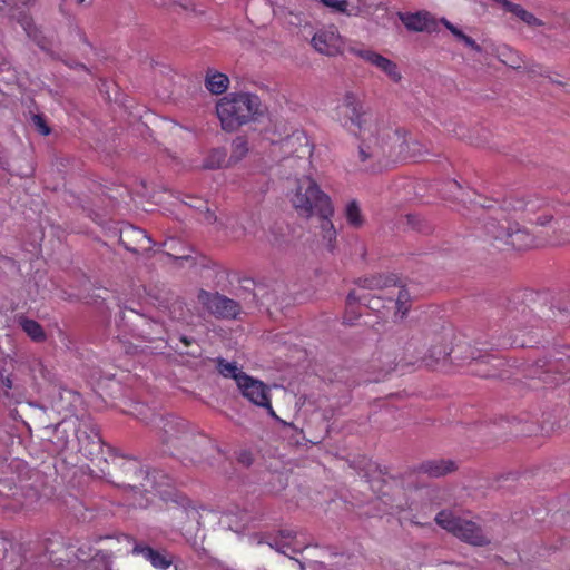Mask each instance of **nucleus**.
<instances>
[{
  "label": "nucleus",
  "mask_w": 570,
  "mask_h": 570,
  "mask_svg": "<svg viewBox=\"0 0 570 570\" xmlns=\"http://www.w3.org/2000/svg\"><path fill=\"white\" fill-rule=\"evenodd\" d=\"M23 505V502H21L20 500H16V503H4L2 502V500H0V507L4 508V509H13V510H17V509H20L22 508Z\"/></svg>",
  "instance_id": "44"
},
{
  "label": "nucleus",
  "mask_w": 570,
  "mask_h": 570,
  "mask_svg": "<svg viewBox=\"0 0 570 570\" xmlns=\"http://www.w3.org/2000/svg\"><path fill=\"white\" fill-rule=\"evenodd\" d=\"M204 220L208 224H214L217 220V216L213 210L207 208L206 212L204 213Z\"/></svg>",
  "instance_id": "42"
},
{
  "label": "nucleus",
  "mask_w": 570,
  "mask_h": 570,
  "mask_svg": "<svg viewBox=\"0 0 570 570\" xmlns=\"http://www.w3.org/2000/svg\"><path fill=\"white\" fill-rule=\"evenodd\" d=\"M83 1H85V0H78V2H80V3H81V2H83Z\"/></svg>",
  "instance_id": "54"
},
{
  "label": "nucleus",
  "mask_w": 570,
  "mask_h": 570,
  "mask_svg": "<svg viewBox=\"0 0 570 570\" xmlns=\"http://www.w3.org/2000/svg\"><path fill=\"white\" fill-rule=\"evenodd\" d=\"M66 556L68 549L59 534L26 542L0 535V570H36L47 563L57 570Z\"/></svg>",
  "instance_id": "4"
},
{
  "label": "nucleus",
  "mask_w": 570,
  "mask_h": 570,
  "mask_svg": "<svg viewBox=\"0 0 570 570\" xmlns=\"http://www.w3.org/2000/svg\"><path fill=\"white\" fill-rule=\"evenodd\" d=\"M285 147H294L296 144L299 145V148H296L294 151L297 153L298 157H304L306 155L312 154V146L308 142L307 136L302 131H295L292 135L287 136L283 141Z\"/></svg>",
  "instance_id": "30"
},
{
  "label": "nucleus",
  "mask_w": 570,
  "mask_h": 570,
  "mask_svg": "<svg viewBox=\"0 0 570 570\" xmlns=\"http://www.w3.org/2000/svg\"><path fill=\"white\" fill-rule=\"evenodd\" d=\"M440 22L460 41H462L466 47L471 48L475 52H481L482 48L474 39L470 36L465 35L462 30L451 23L448 19L442 18Z\"/></svg>",
  "instance_id": "33"
},
{
  "label": "nucleus",
  "mask_w": 570,
  "mask_h": 570,
  "mask_svg": "<svg viewBox=\"0 0 570 570\" xmlns=\"http://www.w3.org/2000/svg\"><path fill=\"white\" fill-rule=\"evenodd\" d=\"M311 42L316 51L328 57L342 55L344 51V40L334 26L318 30Z\"/></svg>",
  "instance_id": "14"
},
{
  "label": "nucleus",
  "mask_w": 570,
  "mask_h": 570,
  "mask_svg": "<svg viewBox=\"0 0 570 570\" xmlns=\"http://www.w3.org/2000/svg\"><path fill=\"white\" fill-rule=\"evenodd\" d=\"M119 242L127 250L135 254L148 253L155 245L146 230L130 224L120 228Z\"/></svg>",
  "instance_id": "15"
},
{
  "label": "nucleus",
  "mask_w": 570,
  "mask_h": 570,
  "mask_svg": "<svg viewBox=\"0 0 570 570\" xmlns=\"http://www.w3.org/2000/svg\"><path fill=\"white\" fill-rule=\"evenodd\" d=\"M71 442L70 441H66L65 444L62 445L61 450L65 451V450H73L75 446L72 444H70Z\"/></svg>",
  "instance_id": "47"
},
{
  "label": "nucleus",
  "mask_w": 570,
  "mask_h": 570,
  "mask_svg": "<svg viewBox=\"0 0 570 570\" xmlns=\"http://www.w3.org/2000/svg\"><path fill=\"white\" fill-rule=\"evenodd\" d=\"M456 469V465L451 460L436 459V460H428L422 462L416 472L420 474H425L429 478H440L443 476Z\"/></svg>",
  "instance_id": "26"
},
{
  "label": "nucleus",
  "mask_w": 570,
  "mask_h": 570,
  "mask_svg": "<svg viewBox=\"0 0 570 570\" xmlns=\"http://www.w3.org/2000/svg\"><path fill=\"white\" fill-rule=\"evenodd\" d=\"M399 19L410 31L416 32H435L438 31V21L428 11H419L415 13H399Z\"/></svg>",
  "instance_id": "19"
},
{
  "label": "nucleus",
  "mask_w": 570,
  "mask_h": 570,
  "mask_svg": "<svg viewBox=\"0 0 570 570\" xmlns=\"http://www.w3.org/2000/svg\"><path fill=\"white\" fill-rule=\"evenodd\" d=\"M198 302L206 308L210 314L219 318H235L239 312V304L219 293H210L200 289L198 293Z\"/></svg>",
  "instance_id": "12"
},
{
  "label": "nucleus",
  "mask_w": 570,
  "mask_h": 570,
  "mask_svg": "<svg viewBox=\"0 0 570 570\" xmlns=\"http://www.w3.org/2000/svg\"><path fill=\"white\" fill-rule=\"evenodd\" d=\"M269 544L272 548H275L284 554H288L291 552L298 553L306 548V546L298 540L297 534L292 530H281L279 535Z\"/></svg>",
  "instance_id": "25"
},
{
  "label": "nucleus",
  "mask_w": 570,
  "mask_h": 570,
  "mask_svg": "<svg viewBox=\"0 0 570 570\" xmlns=\"http://www.w3.org/2000/svg\"><path fill=\"white\" fill-rule=\"evenodd\" d=\"M345 218L353 228H361L364 225L365 219L357 200L354 199L346 204Z\"/></svg>",
  "instance_id": "34"
},
{
  "label": "nucleus",
  "mask_w": 570,
  "mask_h": 570,
  "mask_svg": "<svg viewBox=\"0 0 570 570\" xmlns=\"http://www.w3.org/2000/svg\"><path fill=\"white\" fill-rule=\"evenodd\" d=\"M66 547L68 556L62 557L57 570H112L114 554L110 550L97 549L89 543Z\"/></svg>",
  "instance_id": "8"
},
{
  "label": "nucleus",
  "mask_w": 570,
  "mask_h": 570,
  "mask_svg": "<svg viewBox=\"0 0 570 570\" xmlns=\"http://www.w3.org/2000/svg\"><path fill=\"white\" fill-rule=\"evenodd\" d=\"M558 83H559V86H564V87L568 86L567 83H562V82H558Z\"/></svg>",
  "instance_id": "53"
},
{
  "label": "nucleus",
  "mask_w": 570,
  "mask_h": 570,
  "mask_svg": "<svg viewBox=\"0 0 570 570\" xmlns=\"http://www.w3.org/2000/svg\"><path fill=\"white\" fill-rule=\"evenodd\" d=\"M451 352L441 336L435 337L428 348L419 340L412 338L405 346L404 356L397 362L395 360L389 361L387 368L384 371L387 374L400 366L415 365L419 362L428 367H434L441 361H445Z\"/></svg>",
  "instance_id": "7"
},
{
  "label": "nucleus",
  "mask_w": 570,
  "mask_h": 570,
  "mask_svg": "<svg viewBox=\"0 0 570 570\" xmlns=\"http://www.w3.org/2000/svg\"><path fill=\"white\" fill-rule=\"evenodd\" d=\"M33 124L41 135L48 136L50 134V128L47 125V122L42 116H40V115L33 116Z\"/></svg>",
  "instance_id": "40"
},
{
  "label": "nucleus",
  "mask_w": 570,
  "mask_h": 570,
  "mask_svg": "<svg viewBox=\"0 0 570 570\" xmlns=\"http://www.w3.org/2000/svg\"><path fill=\"white\" fill-rule=\"evenodd\" d=\"M29 367L32 372L36 371V368H38L41 374L45 371V367L39 358H33L32 361H30Z\"/></svg>",
  "instance_id": "43"
},
{
  "label": "nucleus",
  "mask_w": 570,
  "mask_h": 570,
  "mask_svg": "<svg viewBox=\"0 0 570 570\" xmlns=\"http://www.w3.org/2000/svg\"><path fill=\"white\" fill-rule=\"evenodd\" d=\"M245 144L243 141H240L239 144L236 145V148H242V153H245L246 149H245Z\"/></svg>",
  "instance_id": "48"
},
{
  "label": "nucleus",
  "mask_w": 570,
  "mask_h": 570,
  "mask_svg": "<svg viewBox=\"0 0 570 570\" xmlns=\"http://www.w3.org/2000/svg\"><path fill=\"white\" fill-rule=\"evenodd\" d=\"M227 158V150L225 148H215L204 160V168L217 169L225 165Z\"/></svg>",
  "instance_id": "36"
},
{
  "label": "nucleus",
  "mask_w": 570,
  "mask_h": 570,
  "mask_svg": "<svg viewBox=\"0 0 570 570\" xmlns=\"http://www.w3.org/2000/svg\"><path fill=\"white\" fill-rule=\"evenodd\" d=\"M321 2L334 12L345 14L347 12V0H321Z\"/></svg>",
  "instance_id": "37"
},
{
  "label": "nucleus",
  "mask_w": 570,
  "mask_h": 570,
  "mask_svg": "<svg viewBox=\"0 0 570 570\" xmlns=\"http://www.w3.org/2000/svg\"><path fill=\"white\" fill-rule=\"evenodd\" d=\"M367 299L362 302V306L377 314L379 318H384L386 312L392 309L393 297H390L387 289H365Z\"/></svg>",
  "instance_id": "21"
},
{
  "label": "nucleus",
  "mask_w": 570,
  "mask_h": 570,
  "mask_svg": "<svg viewBox=\"0 0 570 570\" xmlns=\"http://www.w3.org/2000/svg\"><path fill=\"white\" fill-rule=\"evenodd\" d=\"M529 72H531V73L542 75V72H541V71H537L535 69H530V70H529Z\"/></svg>",
  "instance_id": "51"
},
{
  "label": "nucleus",
  "mask_w": 570,
  "mask_h": 570,
  "mask_svg": "<svg viewBox=\"0 0 570 570\" xmlns=\"http://www.w3.org/2000/svg\"><path fill=\"white\" fill-rule=\"evenodd\" d=\"M160 422L163 423V434L160 435V439L164 444H173L176 446L183 439L186 438L187 433L185 431V423L183 421L170 416L161 417Z\"/></svg>",
  "instance_id": "24"
},
{
  "label": "nucleus",
  "mask_w": 570,
  "mask_h": 570,
  "mask_svg": "<svg viewBox=\"0 0 570 570\" xmlns=\"http://www.w3.org/2000/svg\"><path fill=\"white\" fill-rule=\"evenodd\" d=\"M387 282L389 279H383L381 276H368L357 279L356 287L346 297L344 323L354 325L361 317V312L357 309L362 306V302L367 299L365 289H383L386 287Z\"/></svg>",
  "instance_id": "11"
},
{
  "label": "nucleus",
  "mask_w": 570,
  "mask_h": 570,
  "mask_svg": "<svg viewBox=\"0 0 570 570\" xmlns=\"http://www.w3.org/2000/svg\"><path fill=\"white\" fill-rule=\"evenodd\" d=\"M180 341L184 343V345H185V346H190V345H191V343L194 342V340H193V338H189V337H187V336H181V337H180Z\"/></svg>",
  "instance_id": "46"
},
{
  "label": "nucleus",
  "mask_w": 570,
  "mask_h": 570,
  "mask_svg": "<svg viewBox=\"0 0 570 570\" xmlns=\"http://www.w3.org/2000/svg\"><path fill=\"white\" fill-rule=\"evenodd\" d=\"M17 494V487H12L10 481H0V497L9 498L10 495L14 497Z\"/></svg>",
  "instance_id": "39"
},
{
  "label": "nucleus",
  "mask_w": 570,
  "mask_h": 570,
  "mask_svg": "<svg viewBox=\"0 0 570 570\" xmlns=\"http://www.w3.org/2000/svg\"><path fill=\"white\" fill-rule=\"evenodd\" d=\"M27 26H29V23H28V22H27L23 27H24V29L27 30L28 36H31V32L28 30Z\"/></svg>",
  "instance_id": "52"
},
{
  "label": "nucleus",
  "mask_w": 570,
  "mask_h": 570,
  "mask_svg": "<svg viewBox=\"0 0 570 570\" xmlns=\"http://www.w3.org/2000/svg\"><path fill=\"white\" fill-rule=\"evenodd\" d=\"M132 554L141 556L145 560L149 561L156 569H168L173 559L166 551L156 550L147 544L136 543L132 548Z\"/></svg>",
  "instance_id": "23"
},
{
  "label": "nucleus",
  "mask_w": 570,
  "mask_h": 570,
  "mask_svg": "<svg viewBox=\"0 0 570 570\" xmlns=\"http://www.w3.org/2000/svg\"><path fill=\"white\" fill-rule=\"evenodd\" d=\"M434 520L443 530L471 546L485 547L491 542L488 534L476 522L458 515L452 510L440 511Z\"/></svg>",
  "instance_id": "9"
},
{
  "label": "nucleus",
  "mask_w": 570,
  "mask_h": 570,
  "mask_svg": "<svg viewBox=\"0 0 570 570\" xmlns=\"http://www.w3.org/2000/svg\"><path fill=\"white\" fill-rule=\"evenodd\" d=\"M90 433L81 428L75 431V436L77 439V451L82 453L85 456L89 458L96 453L101 451L102 442L98 430L95 426H91Z\"/></svg>",
  "instance_id": "22"
},
{
  "label": "nucleus",
  "mask_w": 570,
  "mask_h": 570,
  "mask_svg": "<svg viewBox=\"0 0 570 570\" xmlns=\"http://www.w3.org/2000/svg\"><path fill=\"white\" fill-rule=\"evenodd\" d=\"M549 203L550 213L552 219H556V227L552 234L547 238V243L552 246H562L570 244V215L566 214L562 206H556L553 203Z\"/></svg>",
  "instance_id": "17"
},
{
  "label": "nucleus",
  "mask_w": 570,
  "mask_h": 570,
  "mask_svg": "<svg viewBox=\"0 0 570 570\" xmlns=\"http://www.w3.org/2000/svg\"><path fill=\"white\" fill-rule=\"evenodd\" d=\"M504 10L518 17L520 20L525 22L528 26H540L541 21L531 12L523 9L520 4L513 2H505Z\"/></svg>",
  "instance_id": "35"
},
{
  "label": "nucleus",
  "mask_w": 570,
  "mask_h": 570,
  "mask_svg": "<svg viewBox=\"0 0 570 570\" xmlns=\"http://www.w3.org/2000/svg\"><path fill=\"white\" fill-rule=\"evenodd\" d=\"M569 370L570 356L566 360L558 358L554 361L544 358L528 366L525 370V376L533 381V383H531L533 389L539 387V384H537L535 381L541 382L546 387H551L564 382L566 380H570V375H568Z\"/></svg>",
  "instance_id": "10"
},
{
  "label": "nucleus",
  "mask_w": 570,
  "mask_h": 570,
  "mask_svg": "<svg viewBox=\"0 0 570 570\" xmlns=\"http://www.w3.org/2000/svg\"><path fill=\"white\" fill-rule=\"evenodd\" d=\"M188 256L187 255H177L175 256L176 259H186Z\"/></svg>",
  "instance_id": "49"
},
{
  "label": "nucleus",
  "mask_w": 570,
  "mask_h": 570,
  "mask_svg": "<svg viewBox=\"0 0 570 570\" xmlns=\"http://www.w3.org/2000/svg\"><path fill=\"white\" fill-rule=\"evenodd\" d=\"M348 52L360 57L370 65L376 67L384 72L392 81L399 82L402 76L399 71L397 65L386 57L371 50L357 47H350Z\"/></svg>",
  "instance_id": "16"
},
{
  "label": "nucleus",
  "mask_w": 570,
  "mask_h": 570,
  "mask_svg": "<svg viewBox=\"0 0 570 570\" xmlns=\"http://www.w3.org/2000/svg\"><path fill=\"white\" fill-rule=\"evenodd\" d=\"M215 363L218 373L225 379H233L237 385L239 384L242 377L247 376V374L242 371L236 362H228L223 357H217Z\"/></svg>",
  "instance_id": "29"
},
{
  "label": "nucleus",
  "mask_w": 570,
  "mask_h": 570,
  "mask_svg": "<svg viewBox=\"0 0 570 570\" xmlns=\"http://www.w3.org/2000/svg\"><path fill=\"white\" fill-rule=\"evenodd\" d=\"M216 114L222 129L234 132L244 125L257 121L264 114V107L255 94L232 92L218 100Z\"/></svg>",
  "instance_id": "6"
},
{
  "label": "nucleus",
  "mask_w": 570,
  "mask_h": 570,
  "mask_svg": "<svg viewBox=\"0 0 570 570\" xmlns=\"http://www.w3.org/2000/svg\"><path fill=\"white\" fill-rule=\"evenodd\" d=\"M229 86V78L222 72L208 70L205 78V87L213 95L224 94Z\"/></svg>",
  "instance_id": "28"
},
{
  "label": "nucleus",
  "mask_w": 570,
  "mask_h": 570,
  "mask_svg": "<svg viewBox=\"0 0 570 570\" xmlns=\"http://www.w3.org/2000/svg\"><path fill=\"white\" fill-rule=\"evenodd\" d=\"M335 120L358 139V161L367 171H379L383 163L395 155L402 158L421 159L429 151L425 146L400 128L385 125L360 100L347 91L334 110Z\"/></svg>",
  "instance_id": "1"
},
{
  "label": "nucleus",
  "mask_w": 570,
  "mask_h": 570,
  "mask_svg": "<svg viewBox=\"0 0 570 570\" xmlns=\"http://www.w3.org/2000/svg\"><path fill=\"white\" fill-rule=\"evenodd\" d=\"M237 387L245 399L259 407L266 409L272 416H275L271 402L269 387L265 383L247 375L240 379Z\"/></svg>",
  "instance_id": "13"
},
{
  "label": "nucleus",
  "mask_w": 570,
  "mask_h": 570,
  "mask_svg": "<svg viewBox=\"0 0 570 570\" xmlns=\"http://www.w3.org/2000/svg\"><path fill=\"white\" fill-rule=\"evenodd\" d=\"M484 218V239L499 250H528L549 245L547 239L531 235L520 226V222L546 226L551 222L552 214L548 200L538 196L528 198H505L494 208L487 206Z\"/></svg>",
  "instance_id": "2"
},
{
  "label": "nucleus",
  "mask_w": 570,
  "mask_h": 570,
  "mask_svg": "<svg viewBox=\"0 0 570 570\" xmlns=\"http://www.w3.org/2000/svg\"><path fill=\"white\" fill-rule=\"evenodd\" d=\"M380 4L370 3L367 0H357L355 3H347V17L371 18L379 10Z\"/></svg>",
  "instance_id": "32"
},
{
  "label": "nucleus",
  "mask_w": 570,
  "mask_h": 570,
  "mask_svg": "<svg viewBox=\"0 0 570 570\" xmlns=\"http://www.w3.org/2000/svg\"><path fill=\"white\" fill-rule=\"evenodd\" d=\"M446 187L449 188V190H452L453 188L458 189V190H461V185L456 180L448 181L446 183Z\"/></svg>",
  "instance_id": "45"
},
{
  "label": "nucleus",
  "mask_w": 570,
  "mask_h": 570,
  "mask_svg": "<svg viewBox=\"0 0 570 570\" xmlns=\"http://www.w3.org/2000/svg\"><path fill=\"white\" fill-rule=\"evenodd\" d=\"M414 218H415L414 216L409 215V216H407V222H409L410 224H412V223H413V220H414Z\"/></svg>",
  "instance_id": "50"
},
{
  "label": "nucleus",
  "mask_w": 570,
  "mask_h": 570,
  "mask_svg": "<svg viewBox=\"0 0 570 570\" xmlns=\"http://www.w3.org/2000/svg\"><path fill=\"white\" fill-rule=\"evenodd\" d=\"M107 476L115 487L124 489L127 504L132 508L146 509L158 495L163 500L170 494L168 476L160 471L151 473L135 458H115L108 468Z\"/></svg>",
  "instance_id": "3"
},
{
  "label": "nucleus",
  "mask_w": 570,
  "mask_h": 570,
  "mask_svg": "<svg viewBox=\"0 0 570 570\" xmlns=\"http://www.w3.org/2000/svg\"><path fill=\"white\" fill-rule=\"evenodd\" d=\"M31 0H0V13L19 4L29 6Z\"/></svg>",
  "instance_id": "38"
},
{
  "label": "nucleus",
  "mask_w": 570,
  "mask_h": 570,
  "mask_svg": "<svg viewBox=\"0 0 570 570\" xmlns=\"http://www.w3.org/2000/svg\"><path fill=\"white\" fill-rule=\"evenodd\" d=\"M23 396L24 389L16 381L13 373L0 367V403H20Z\"/></svg>",
  "instance_id": "18"
},
{
  "label": "nucleus",
  "mask_w": 570,
  "mask_h": 570,
  "mask_svg": "<svg viewBox=\"0 0 570 570\" xmlns=\"http://www.w3.org/2000/svg\"><path fill=\"white\" fill-rule=\"evenodd\" d=\"M291 203L299 216L306 218L317 216L320 218L322 238L328 249L333 250L337 233L332 222L334 206L331 197L321 189L314 179L304 177L297 181Z\"/></svg>",
  "instance_id": "5"
},
{
  "label": "nucleus",
  "mask_w": 570,
  "mask_h": 570,
  "mask_svg": "<svg viewBox=\"0 0 570 570\" xmlns=\"http://www.w3.org/2000/svg\"><path fill=\"white\" fill-rule=\"evenodd\" d=\"M383 279H389L386 287L390 297H393L392 308H395V315L400 314V317H404L410 308V294L403 286L396 285V278L394 276H382Z\"/></svg>",
  "instance_id": "20"
},
{
  "label": "nucleus",
  "mask_w": 570,
  "mask_h": 570,
  "mask_svg": "<svg viewBox=\"0 0 570 570\" xmlns=\"http://www.w3.org/2000/svg\"><path fill=\"white\" fill-rule=\"evenodd\" d=\"M238 461L246 466L250 465L253 462L252 453L249 451H242L238 455Z\"/></svg>",
  "instance_id": "41"
},
{
  "label": "nucleus",
  "mask_w": 570,
  "mask_h": 570,
  "mask_svg": "<svg viewBox=\"0 0 570 570\" xmlns=\"http://www.w3.org/2000/svg\"><path fill=\"white\" fill-rule=\"evenodd\" d=\"M19 325L23 330V332L33 341L37 343L45 342L47 338V335L45 333V330L35 320L21 316L19 317Z\"/></svg>",
  "instance_id": "31"
},
{
  "label": "nucleus",
  "mask_w": 570,
  "mask_h": 570,
  "mask_svg": "<svg viewBox=\"0 0 570 570\" xmlns=\"http://www.w3.org/2000/svg\"><path fill=\"white\" fill-rule=\"evenodd\" d=\"M501 364V361L493 356L487 355L482 357H473L471 362L472 371L482 377H493L499 375L497 366Z\"/></svg>",
  "instance_id": "27"
}]
</instances>
